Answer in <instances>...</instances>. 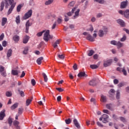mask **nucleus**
Segmentation results:
<instances>
[{"label": "nucleus", "instance_id": "nucleus-13", "mask_svg": "<svg viewBox=\"0 0 129 129\" xmlns=\"http://www.w3.org/2000/svg\"><path fill=\"white\" fill-rule=\"evenodd\" d=\"M30 39V37L28 35H25L23 40V44H27L28 42H29V40Z\"/></svg>", "mask_w": 129, "mask_h": 129}, {"label": "nucleus", "instance_id": "nucleus-44", "mask_svg": "<svg viewBox=\"0 0 129 129\" xmlns=\"http://www.w3.org/2000/svg\"><path fill=\"white\" fill-rule=\"evenodd\" d=\"M94 54V50H89V52L88 53V56H92Z\"/></svg>", "mask_w": 129, "mask_h": 129}, {"label": "nucleus", "instance_id": "nucleus-59", "mask_svg": "<svg viewBox=\"0 0 129 129\" xmlns=\"http://www.w3.org/2000/svg\"><path fill=\"white\" fill-rule=\"evenodd\" d=\"M118 82H119L118 80H117V79H115L113 80V83H114V84H118Z\"/></svg>", "mask_w": 129, "mask_h": 129}, {"label": "nucleus", "instance_id": "nucleus-26", "mask_svg": "<svg viewBox=\"0 0 129 129\" xmlns=\"http://www.w3.org/2000/svg\"><path fill=\"white\" fill-rule=\"evenodd\" d=\"M115 93V91L113 89H111L109 91V94L110 96H112V95H114V94Z\"/></svg>", "mask_w": 129, "mask_h": 129}, {"label": "nucleus", "instance_id": "nucleus-57", "mask_svg": "<svg viewBox=\"0 0 129 129\" xmlns=\"http://www.w3.org/2000/svg\"><path fill=\"white\" fill-rule=\"evenodd\" d=\"M5 71V67L2 66H0V73L4 72Z\"/></svg>", "mask_w": 129, "mask_h": 129}, {"label": "nucleus", "instance_id": "nucleus-12", "mask_svg": "<svg viewBox=\"0 0 129 129\" xmlns=\"http://www.w3.org/2000/svg\"><path fill=\"white\" fill-rule=\"evenodd\" d=\"M87 40L90 41V42H94L95 41V38L93 37L90 34H88V36L86 37Z\"/></svg>", "mask_w": 129, "mask_h": 129}, {"label": "nucleus", "instance_id": "nucleus-22", "mask_svg": "<svg viewBox=\"0 0 129 129\" xmlns=\"http://www.w3.org/2000/svg\"><path fill=\"white\" fill-rule=\"evenodd\" d=\"M117 48L119 49L120 48H122V47H123V43L120 42V41H118L117 42V45H116Z\"/></svg>", "mask_w": 129, "mask_h": 129}, {"label": "nucleus", "instance_id": "nucleus-5", "mask_svg": "<svg viewBox=\"0 0 129 129\" xmlns=\"http://www.w3.org/2000/svg\"><path fill=\"white\" fill-rule=\"evenodd\" d=\"M32 14H33V10H29L24 15V16L23 17V20H27V19H29V18H31V17H32Z\"/></svg>", "mask_w": 129, "mask_h": 129}, {"label": "nucleus", "instance_id": "nucleus-14", "mask_svg": "<svg viewBox=\"0 0 129 129\" xmlns=\"http://www.w3.org/2000/svg\"><path fill=\"white\" fill-rule=\"evenodd\" d=\"M80 12V9H78L77 11L75 13V15L73 16V19L75 20V19H77L78 17H79V13Z\"/></svg>", "mask_w": 129, "mask_h": 129}, {"label": "nucleus", "instance_id": "nucleus-54", "mask_svg": "<svg viewBox=\"0 0 129 129\" xmlns=\"http://www.w3.org/2000/svg\"><path fill=\"white\" fill-rule=\"evenodd\" d=\"M31 84L33 85V86H35V85H36V81L35 79L31 80Z\"/></svg>", "mask_w": 129, "mask_h": 129}, {"label": "nucleus", "instance_id": "nucleus-15", "mask_svg": "<svg viewBox=\"0 0 129 129\" xmlns=\"http://www.w3.org/2000/svg\"><path fill=\"white\" fill-rule=\"evenodd\" d=\"M96 81V79H93L92 81H90L89 83V85L91 86H95L96 85V83L95 82Z\"/></svg>", "mask_w": 129, "mask_h": 129}, {"label": "nucleus", "instance_id": "nucleus-46", "mask_svg": "<svg viewBox=\"0 0 129 129\" xmlns=\"http://www.w3.org/2000/svg\"><path fill=\"white\" fill-rule=\"evenodd\" d=\"M44 33H45V30H43L41 32H38L37 34V37H41V36H42V35H43V34H44Z\"/></svg>", "mask_w": 129, "mask_h": 129}, {"label": "nucleus", "instance_id": "nucleus-60", "mask_svg": "<svg viewBox=\"0 0 129 129\" xmlns=\"http://www.w3.org/2000/svg\"><path fill=\"white\" fill-rule=\"evenodd\" d=\"M73 68L74 70H77L78 69V68H77V64L75 63L73 67Z\"/></svg>", "mask_w": 129, "mask_h": 129}, {"label": "nucleus", "instance_id": "nucleus-36", "mask_svg": "<svg viewBox=\"0 0 129 129\" xmlns=\"http://www.w3.org/2000/svg\"><path fill=\"white\" fill-rule=\"evenodd\" d=\"M13 124L15 125V126H16V127H19V125L20 124V122L17 120H15L13 121Z\"/></svg>", "mask_w": 129, "mask_h": 129}, {"label": "nucleus", "instance_id": "nucleus-10", "mask_svg": "<svg viewBox=\"0 0 129 129\" xmlns=\"http://www.w3.org/2000/svg\"><path fill=\"white\" fill-rule=\"evenodd\" d=\"M127 6V1H124L121 3L120 8V9H125Z\"/></svg>", "mask_w": 129, "mask_h": 129}, {"label": "nucleus", "instance_id": "nucleus-11", "mask_svg": "<svg viewBox=\"0 0 129 129\" xmlns=\"http://www.w3.org/2000/svg\"><path fill=\"white\" fill-rule=\"evenodd\" d=\"M117 23L121 26V27H125V23L123 21V20L121 19L117 20Z\"/></svg>", "mask_w": 129, "mask_h": 129}, {"label": "nucleus", "instance_id": "nucleus-48", "mask_svg": "<svg viewBox=\"0 0 129 129\" xmlns=\"http://www.w3.org/2000/svg\"><path fill=\"white\" fill-rule=\"evenodd\" d=\"M126 40V36L125 35H123L122 38L120 39L121 42H124Z\"/></svg>", "mask_w": 129, "mask_h": 129}, {"label": "nucleus", "instance_id": "nucleus-55", "mask_svg": "<svg viewBox=\"0 0 129 129\" xmlns=\"http://www.w3.org/2000/svg\"><path fill=\"white\" fill-rule=\"evenodd\" d=\"M0 73L2 76H4V77H7V73H6V72H2Z\"/></svg>", "mask_w": 129, "mask_h": 129}, {"label": "nucleus", "instance_id": "nucleus-4", "mask_svg": "<svg viewBox=\"0 0 129 129\" xmlns=\"http://www.w3.org/2000/svg\"><path fill=\"white\" fill-rule=\"evenodd\" d=\"M108 115L104 114L101 116V117L99 118V120L100 121L102 120V122H103L104 123H107V122H108Z\"/></svg>", "mask_w": 129, "mask_h": 129}, {"label": "nucleus", "instance_id": "nucleus-49", "mask_svg": "<svg viewBox=\"0 0 129 129\" xmlns=\"http://www.w3.org/2000/svg\"><path fill=\"white\" fill-rule=\"evenodd\" d=\"M57 24H58L59 25H60V24H61V23H62V18H58L57 20Z\"/></svg>", "mask_w": 129, "mask_h": 129}, {"label": "nucleus", "instance_id": "nucleus-61", "mask_svg": "<svg viewBox=\"0 0 129 129\" xmlns=\"http://www.w3.org/2000/svg\"><path fill=\"white\" fill-rule=\"evenodd\" d=\"M118 13L120 15H122V16H123V15H124V12L122 10H119Z\"/></svg>", "mask_w": 129, "mask_h": 129}, {"label": "nucleus", "instance_id": "nucleus-52", "mask_svg": "<svg viewBox=\"0 0 129 129\" xmlns=\"http://www.w3.org/2000/svg\"><path fill=\"white\" fill-rule=\"evenodd\" d=\"M122 72L123 75H124L125 76H126L127 73H126V71L125 70L124 68H123V69L122 70Z\"/></svg>", "mask_w": 129, "mask_h": 129}, {"label": "nucleus", "instance_id": "nucleus-50", "mask_svg": "<svg viewBox=\"0 0 129 129\" xmlns=\"http://www.w3.org/2000/svg\"><path fill=\"white\" fill-rule=\"evenodd\" d=\"M8 123L10 124V126L12 125V123H13V119L12 118H8Z\"/></svg>", "mask_w": 129, "mask_h": 129}, {"label": "nucleus", "instance_id": "nucleus-32", "mask_svg": "<svg viewBox=\"0 0 129 129\" xmlns=\"http://www.w3.org/2000/svg\"><path fill=\"white\" fill-rule=\"evenodd\" d=\"M42 76L44 78V81L45 82H47L48 81V77L45 73H42Z\"/></svg>", "mask_w": 129, "mask_h": 129}, {"label": "nucleus", "instance_id": "nucleus-40", "mask_svg": "<svg viewBox=\"0 0 129 129\" xmlns=\"http://www.w3.org/2000/svg\"><path fill=\"white\" fill-rule=\"evenodd\" d=\"M24 111V109L22 108H19L18 109V115H21V114H22V113H23V111Z\"/></svg>", "mask_w": 129, "mask_h": 129}, {"label": "nucleus", "instance_id": "nucleus-24", "mask_svg": "<svg viewBox=\"0 0 129 129\" xmlns=\"http://www.w3.org/2000/svg\"><path fill=\"white\" fill-rule=\"evenodd\" d=\"M33 100V99H28L26 100V106H29V105H30V104H31V102H32Z\"/></svg>", "mask_w": 129, "mask_h": 129}, {"label": "nucleus", "instance_id": "nucleus-8", "mask_svg": "<svg viewBox=\"0 0 129 129\" xmlns=\"http://www.w3.org/2000/svg\"><path fill=\"white\" fill-rule=\"evenodd\" d=\"M74 124L75 126L77 127L78 129L81 128V126H80V124H79V122H78V120H77L76 119H74L73 120Z\"/></svg>", "mask_w": 129, "mask_h": 129}, {"label": "nucleus", "instance_id": "nucleus-31", "mask_svg": "<svg viewBox=\"0 0 129 129\" xmlns=\"http://www.w3.org/2000/svg\"><path fill=\"white\" fill-rule=\"evenodd\" d=\"M116 99H119L120 98V93L118 90L116 91Z\"/></svg>", "mask_w": 129, "mask_h": 129}, {"label": "nucleus", "instance_id": "nucleus-62", "mask_svg": "<svg viewBox=\"0 0 129 129\" xmlns=\"http://www.w3.org/2000/svg\"><path fill=\"white\" fill-rule=\"evenodd\" d=\"M88 4H89L88 1H86L85 3V6L84 7V9H87V6H88Z\"/></svg>", "mask_w": 129, "mask_h": 129}, {"label": "nucleus", "instance_id": "nucleus-64", "mask_svg": "<svg viewBox=\"0 0 129 129\" xmlns=\"http://www.w3.org/2000/svg\"><path fill=\"white\" fill-rule=\"evenodd\" d=\"M2 45L3 47H7V41H4L2 42Z\"/></svg>", "mask_w": 129, "mask_h": 129}, {"label": "nucleus", "instance_id": "nucleus-2", "mask_svg": "<svg viewBox=\"0 0 129 129\" xmlns=\"http://www.w3.org/2000/svg\"><path fill=\"white\" fill-rule=\"evenodd\" d=\"M50 39H53V35H50V30H47L44 34L43 40L45 42H48Z\"/></svg>", "mask_w": 129, "mask_h": 129}, {"label": "nucleus", "instance_id": "nucleus-25", "mask_svg": "<svg viewBox=\"0 0 129 129\" xmlns=\"http://www.w3.org/2000/svg\"><path fill=\"white\" fill-rule=\"evenodd\" d=\"M124 16L125 18H126V19L129 18V10H126L124 11Z\"/></svg>", "mask_w": 129, "mask_h": 129}, {"label": "nucleus", "instance_id": "nucleus-18", "mask_svg": "<svg viewBox=\"0 0 129 129\" xmlns=\"http://www.w3.org/2000/svg\"><path fill=\"white\" fill-rule=\"evenodd\" d=\"M7 22H8V19L7 18H2V26H4L6 24H7Z\"/></svg>", "mask_w": 129, "mask_h": 129}, {"label": "nucleus", "instance_id": "nucleus-9", "mask_svg": "<svg viewBox=\"0 0 129 129\" xmlns=\"http://www.w3.org/2000/svg\"><path fill=\"white\" fill-rule=\"evenodd\" d=\"M6 110L4 109L0 112V120H3L6 116Z\"/></svg>", "mask_w": 129, "mask_h": 129}, {"label": "nucleus", "instance_id": "nucleus-16", "mask_svg": "<svg viewBox=\"0 0 129 129\" xmlns=\"http://www.w3.org/2000/svg\"><path fill=\"white\" fill-rule=\"evenodd\" d=\"M87 77V75L85 74V72H80L78 75V77Z\"/></svg>", "mask_w": 129, "mask_h": 129}, {"label": "nucleus", "instance_id": "nucleus-51", "mask_svg": "<svg viewBox=\"0 0 129 129\" xmlns=\"http://www.w3.org/2000/svg\"><path fill=\"white\" fill-rule=\"evenodd\" d=\"M119 118L121 121H122V122H126V120L124 117L121 116V117H119Z\"/></svg>", "mask_w": 129, "mask_h": 129}, {"label": "nucleus", "instance_id": "nucleus-39", "mask_svg": "<svg viewBox=\"0 0 129 129\" xmlns=\"http://www.w3.org/2000/svg\"><path fill=\"white\" fill-rule=\"evenodd\" d=\"M90 68L92 69H97L98 68V66L96 64H92L90 66Z\"/></svg>", "mask_w": 129, "mask_h": 129}, {"label": "nucleus", "instance_id": "nucleus-42", "mask_svg": "<svg viewBox=\"0 0 129 129\" xmlns=\"http://www.w3.org/2000/svg\"><path fill=\"white\" fill-rule=\"evenodd\" d=\"M18 92L22 97H24L25 96V93H24V91L18 90Z\"/></svg>", "mask_w": 129, "mask_h": 129}, {"label": "nucleus", "instance_id": "nucleus-45", "mask_svg": "<svg viewBox=\"0 0 129 129\" xmlns=\"http://www.w3.org/2000/svg\"><path fill=\"white\" fill-rule=\"evenodd\" d=\"M110 44L111 45H113L114 46H116V45L117 44V41H116L115 40H112L110 42Z\"/></svg>", "mask_w": 129, "mask_h": 129}, {"label": "nucleus", "instance_id": "nucleus-33", "mask_svg": "<svg viewBox=\"0 0 129 129\" xmlns=\"http://www.w3.org/2000/svg\"><path fill=\"white\" fill-rule=\"evenodd\" d=\"M94 2H96V3H98L101 5H103V4H105V3L104 0H94Z\"/></svg>", "mask_w": 129, "mask_h": 129}, {"label": "nucleus", "instance_id": "nucleus-47", "mask_svg": "<svg viewBox=\"0 0 129 129\" xmlns=\"http://www.w3.org/2000/svg\"><path fill=\"white\" fill-rule=\"evenodd\" d=\"M65 122L66 124H70L71 123V119L68 118V119H66Z\"/></svg>", "mask_w": 129, "mask_h": 129}, {"label": "nucleus", "instance_id": "nucleus-29", "mask_svg": "<svg viewBox=\"0 0 129 129\" xmlns=\"http://www.w3.org/2000/svg\"><path fill=\"white\" fill-rule=\"evenodd\" d=\"M28 51H29V48L28 47H25L23 51V54H24V55H27V54H28Z\"/></svg>", "mask_w": 129, "mask_h": 129}, {"label": "nucleus", "instance_id": "nucleus-17", "mask_svg": "<svg viewBox=\"0 0 129 129\" xmlns=\"http://www.w3.org/2000/svg\"><path fill=\"white\" fill-rule=\"evenodd\" d=\"M106 107L110 110H112L113 109V105L112 104H108L106 105Z\"/></svg>", "mask_w": 129, "mask_h": 129}, {"label": "nucleus", "instance_id": "nucleus-7", "mask_svg": "<svg viewBox=\"0 0 129 129\" xmlns=\"http://www.w3.org/2000/svg\"><path fill=\"white\" fill-rule=\"evenodd\" d=\"M32 26V23H30V20H28L25 24L26 29H25V32L26 33H29V29H30V27Z\"/></svg>", "mask_w": 129, "mask_h": 129}, {"label": "nucleus", "instance_id": "nucleus-63", "mask_svg": "<svg viewBox=\"0 0 129 129\" xmlns=\"http://www.w3.org/2000/svg\"><path fill=\"white\" fill-rule=\"evenodd\" d=\"M93 58L95 59V60H96V59H98V54H95L93 55Z\"/></svg>", "mask_w": 129, "mask_h": 129}, {"label": "nucleus", "instance_id": "nucleus-19", "mask_svg": "<svg viewBox=\"0 0 129 129\" xmlns=\"http://www.w3.org/2000/svg\"><path fill=\"white\" fill-rule=\"evenodd\" d=\"M59 44H60V39L57 40L54 42V43L53 44V47L54 48H57V47H58V45H59Z\"/></svg>", "mask_w": 129, "mask_h": 129}, {"label": "nucleus", "instance_id": "nucleus-58", "mask_svg": "<svg viewBox=\"0 0 129 129\" xmlns=\"http://www.w3.org/2000/svg\"><path fill=\"white\" fill-rule=\"evenodd\" d=\"M58 58H59V59H63L64 58V55L63 54H60V55L58 54Z\"/></svg>", "mask_w": 129, "mask_h": 129}, {"label": "nucleus", "instance_id": "nucleus-56", "mask_svg": "<svg viewBox=\"0 0 129 129\" xmlns=\"http://www.w3.org/2000/svg\"><path fill=\"white\" fill-rule=\"evenodd\" d=\"M4 38H5V34L2 33V35H0V41H3Z\"/></svg>", "mask_w": 129, "mask_h": 129}, {"label": "nucleus", "instance_id": "nucleus-38", "mask_svg": "<svg viewBox=\"0 0 129 129\" xmlns=\"http://www.w3.org/2000/svg\"><path fill=\"white\" fill-rule=\"evenodd\" d=\"M22 7H23V5L22 4H20L17 6V11L18 13H19V12H21V9H22Z\"/></svg>", "mask_w": 129, "mask_h": 129}, {"label": "nucleus", "instance_id": "nucleus-21", "mask_svg": "<svg viewBox=\"0 0 129 129\" xmlns=\"http://www.w3.org/2000/svg\"><path fill=\"white\" fill-rule=\"evenodd\" d=\"M43 59L44 58L43 57H40L38 58L36 60L37 64L38 65H41V64H42V60H43Z\"/></svg>", "mask_w": 129, "mask_h": 129}, {"label": "nucleus", "instance_id": "nucleus-20", "mask_svg": "<svg viewBox=\"0 0 129 129\" xmlns=\"http://www.w3.org/2000/svg\"><path fill=\"white\" fill-rule=\"evenodd\" d=\"M18 106H19V103H15L11 107V109H12V110H14V109H16V108H17Z\"/></svg>", "mask_w": 129, "mask_h": 129}, {"label": "nucleus", "instance_id": "nucleus-41", "mask_svg": "<svg viewBox=\"0 0 129 129\" xmlns=\"http://www.w3.org/2000/svg\"><path fill=\"white\" fill-rule=\"evenodd\" d=\"M74 5H75V2L74 1H73V2H71L68 5V7L69 8H72V7H73V6H74Z\"/></svg>", "mask_w": 129, "mask_h": 129}, {"label": "nucleus", "instance_id": "nucleus-28", "mask_svg": "<svg viewBox=\"0 0 129 129\" xmlns=\"http://www.w3.org/2000/svg\"><path fill=\"white\" fill-rule=\"evenodd\" d=\"M5 8V2L2 1L1 4V10L0 11L1 12H3L4 11V8Z\"/></svg>", "mask_w": 129, "mask_h": 129}, {"label": "nucleus", "instance_id": "nucleus-53", "mask_svg": "<svg viewBox=\"0 0 129 129\" xmlns=\"http://www.w3.org/2000/svg\"><path fill=\"white\" fill-rule=\"evenodd\" d=\"M56 90H57V91H59V92H63V91H64V89L61 88H56Z\"/></svg>", "mask_w": 129, "mask_h": 129}, {"label": "nucleus", "instance_id": "nucleus-34", "mask_svg": "<svg viewBox=\"0 0 129 129\" xmlns=\"http://www.w3.org/2000/svg\"><path fill=\"white\" fill-rule=\"evenodd\" d=\"M12 75H14L15 76L18 75L19 74V72H18V71L15 70H12Z\"/></svg>", "mask_w": 129, "mask_h": 129}, {"label": "nucleus", "instance_id": "nucleus-23", "mask_svg": "<svg viewBox=\"0 0 129 129\" xmlns=\"http://www.w3.org/2000/svg\"><path fill=\"white\" fill-rule=\"evenodd\" d=\"M13 39L14 42H19V40H20V36L16 35L13 37Z\"/></svg>", "mask_w": 129, "mask_h": 129}, {"label": "nucleus", "instance_id": "nucleus-37", "mask_svg": "<svg viewBox=\"0 0 129 129\" xmlns=\"http://www.w3.org/2000/svg\"><path fill=\"white\" fill-rule=\"evenodd\" d=\"M6 95L7 96V97H11V96L13 95V93L12 92L7 91L6 93Z\"/></svg>", "mask_w": 129, "mask_h": 129}, {"label": "nucleus", "instance_id": "nucleus-1", "mask_svg": "<svg viewBox=\"0 0 129 129\" xmlns=\"http://www.w3.org/2000/svg\"><path fill=\"white\" fill-rule=\"evenodd\" d=\"M5 2L6 9H8L9 7L11 6V7L9 8L7 13L8 15H11V14H12V12H13V10H14V9H15V7H16V3H14V0H5Z\"/></svg>", "mask_w": 129, "mask_h": 129}, {"label": "nucleus", "instance_id": "nucleus-3", "mask_svg": "<svg viewBox=\"0 0 129 129\" xmlns=\"http://www.w3.org/2000/svg\"><path fill=\"white\" fill-rule=\"evenodd\" d=\"M107 32H108V28H107L106 26H103L102 29H100L99 31V37H103L104 35L107 34Z\"/></svg>", "mask_w": 129, "mask_h": 129}, {"label": "nucleus", "instance_id": "nucleus-27", "mask_svg": "<svg viewBox=\"0 0 129 129\" xmlns=\"http://www.w3.org/2000/svg\"><path fill=\"white\" fill-rule=\"evenodd\" d=\"M101 101L102 102H106V97H105L104 95H102L101 96Z\"/></svg>", "mask_w": 129, "mask_h": 129}, {"label": "nucleus", "instance_id": "nucleus-43", "mask_svg": "<svg viewBox=\"0 0 129 129\" xmlns=\"http://www.w3.org/2000/svg\"><path fill=\"white\" fill-rule=\"evenodd\" d=\"M16 22L17 24H20L21 22V20L20 19V16H18L16 18Z\"/></svg>", "mask_w": 129, "mask_h": 129}, {"label": "nucleus", "instance_id": "nucleus-6", "mask_svg": "<svg viewBox=\"0 0 129 129\" xmlns=\"http://www.w3.org/2000/svg\"><path fill=\"white\" fill-rule=\"evenodd\" d=\"M111 63H112V59H107L106 60H104L103 66L104 67H108V66H110V65H111Z\"/></svg>", "mask_w": 129, "mask_h": 129}, {"label": "nucleus", "instance_id": "nucleus-30", "mask_svg": "<svg viewBox=\"0 0 129 129\" xmlns=\"http://www.w3.org/2000/svg\"><path fill=\"white\" fill-rule=\"evenodd\" d=\"M12 52H13V50H12L11 49H9V50L7 52L8 58H10V57L12 56Z\"/></svg>", "mask_w": 129, "mask_h": 129}, {"label": "nucleus", "instance_id": "nucleus-35", "mask_svg": "<svg viewBox=\"0 0 129 129\" xmlns=\"http://www.w3.org/2000/svg\"><path fill=\"white\" fill-rule=\"evenodd\" d=\"M53 2H54V0H48L45 2V6H49V5H51Z\"/></svg>", "mask_w": 129, "mask_h": 129}]
</instances>
